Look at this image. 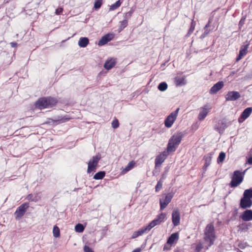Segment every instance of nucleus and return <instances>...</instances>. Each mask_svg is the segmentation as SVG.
Returning <instances> with one entry per match:
<instances>
[{
    "mask_svg": "<svg viewBox=\"0 0 252 252\" xmlns=\"http://www.w3.org/2000/svg\"><path fill=\"white\" fill-rule=\"evenodd\" d=\"M102 4V0H96L94 3V8L96 9H99Z\"/></svg>",
    "mask_w": 252,
    "mask_h": 252,
    "instance_id": "obj_36",
    "label": "nucleus"
},
{
    "mask_svg": "<svg viewBox=\"0 0 252 252\" xmlns=\"http://www.w3.org/2000/svg\"><path fill=\"white\" fill-rule=\"evenodd\" d=\"M116 60L115 59H110L106 61L104 67L106 69L109 70L113 67L116 64Z\"/></svg>",
    "mask_w": 252,
    "mask_h": 252,
    "instance_id": "obj_21",
    "label": "nucleus"
},
{
    "mask_svg": "<svg viewBox=\"0 0 252 252\" xmlns=\"http://www.w3.org/2000/svg\"><path fill=\"white\" fill-rule=\"evenodd\" d=\"M235 72L234 71H232L230 73V75H233Z\"/></svg>",
    "mask_w": 252,
    "mask_h": 252,
    "instance_id": "obj_52",
    "label": "nucleus"
},
{
    "mask_svg": "<svg viewBox=\"0 0 252 252\" xmlns=\"http://www.w3.org/2000/svg\"><path fill=\"white\" fill-rule=\"evenodd\" d=\"M28 207L29 206L26 203L23 204L18 207L14 213L15 219L17 220H20L25 214Z\"/></svg>",
    "mask_w": 252,
    "mask_h": 252,
    "instance_id": "obj_7",
    "label": "nucleus"
},
{
    "mask_svg": "<svg viewBox=\"0 0 252 252\" xmlns=\"http://www.w3.org/2000/svg\"><path fill=\"white\" fill-rule=\"evenodd\" d=\"M248 162L250 164H252V156L249 158L248 160Z\"/></svg>",
    "mask_w": 252,
    "mask_h": 252,
    "instance_id": "obj_48",
    "label": "nucleus"
},
{
    "mask_svg": "<svg viewBox=\"0 0 252 252\" xmlns=\"http://www.w3.org/2000/svg\"><path fill=\"white\" fill-rule=\"evenodd\" d=\"M241 219L244 221H250L252 220V210H247L241 216Z\"/></svg>",
    "mask_w": 252,
    "mask_h": 252,
    "instance_id": "obj_19",
    "label": "nucleus"
},
{
    "mask_svg": "<svg viewBox=\"0 0 252 252\" xmlns=\"http://www.w3.org/2000/svg\"><path fill=\"white\" fill-rule=\"evenodd\" d=\"M180 212L178 209H174L172 213V221L175 226L178 225L180 223Z\"/></svg>",
    "mask_w": 252,
    "mask_h": 252,
    "instance_id": "obj_8",
    "label": "nucleus"
},
{
    "mask_svg": "<svg viewBox=\"0 0 252 252\" xmlns=\"http://www.w3.org/2000/svg\"><path fill=\"white\" fill-rule=\"evenodd\" d=\"M141 249L140 248H137L135 250H133L132 252H141Z\"/></svg>",
    "mask_w": 252,
    "mask_h": 252,
    "instance_id": "obj_49",
    "label": "nucleus"
},
{
    "mask_svg": "<svg viewBox=\"0 0 252 252\" xmlns=\"http://www.w3.org/2000/svg\"><path fill=\"white\" fill-rule=\"evenodd\" d=\"M252 112V107H248L245 109L241 115L240 117L239 118V123H241L247 119L251 114Z\"/></svg>",
    "mask_w": 252,
    "mask_h": 252,
    "instance_id": "obj_12",
    "label": "nucleus"
},
{
    "mask_svg": "<svg viewBox=\"0 0 252 252\" xmlns=\"http://www.w3.org/2000/svg\"><path fill=\"white\" fill-rule=\"evenodd\" d=\"M174 193L169 192L165 194V196L164 198H161L159 199L160 210H163L167 207L168 204L171 202Z\"/></svg>",
    "mask_w": 252,
    "mask_h": 252,
    "instance_id": "obj_6",
    "label": "nucleus"
},
{
    "mask_svg": "<svg viewBox=\"0 0 252 252\" xmlns=\"http://www.w3.org/2000/svg\"><path fill=\"white\" fill-rule=\"evenodd\" d=\"M216 239L214 227L212 223L208 224L204 230V239L206 243H208V246L210 247L214 244Z\"/></svg>",
    "mask_w": 252,
    "mask_h": 252,
    "instance_id": "obj_2",
    "label": "nucleus"
},
{
    "mask_svg": "<svg viewBox=\"0 0 252 252\" xmlns=\"http://www.w3.org/2000/svg\"><path fill=\"white\" fill-rule=\"evenodd\" d=\"M179 238V234L178 232L172 233L168 238L167 244L168 245H172L174 243L177 242Z\"/></svg>",
    "mask_w": 252,
    "mask_h": 252,
    "instance_id": "obj_16",
    "label": "nucleus"
},
{
    "mask_svg": "<svg viewBox=\"0 0 252 252\" xmlns=\"http://www.w3.org/2000/svg\"><path fill=\"white\" fill-rule=\"evenodd\" d=\"M209 24H210V21L209 22V23L206 25V26H205L204 27V30H207V28H208L209 27Z\"/></svg>",
    "mask_w": 252,
    "mask_h": 252,
    "instance_id": "obj_51",
    "label": "nucleus"
},
{
    "mask_svg": "<svg viewBox=\"0 0 252 252\" xmlns=\"http://www.w3.org/2000/svg\"><path fill=\"white\" fill-rule=\"evenodd\" d=\"M75 230L77 232H82L84 230V227L83 224L78 223L76 225Z\"/></svg>",
    "mask_w": 252,
    "mask_h": 252,
    "instance_id": "obj_33",
    "label": "nucleus"
},
{
    "mask_svg": "<svg viewBox=\"0 0 252 252\" xmlns=\"http://www.w3.org/2000/svg\"><path fill=\"white\" fill-rule=\"evenodd\" d=\"M248 48V44L245 45L241 47V49L239 51V55L236 58L237 62L240 61L244 56L246 55Z\"/></svg>",
    "mask_w": 252,
    "mask_h": 252,
    "instance_id": "obj_18",
    "label": "nucleus"
},
{
    "mask_svg": "<svg viewBox=\"0 0 252 252\" xmlns=\"http://www.w3.org/2000/svg\"><path fill=\"white\" fill-rule=\"evenodd\" d=\"M179 111V108H178L176 110V111L172 112L169 116H168L164 121V125L166 127L168 128L171 127L177 119Z\"/></svg>",
    "mask_w": 252,
    "mask_h": 252,
    "instance_id": "obj_5",
    "label": "nucleus"
},
{
    "mask_svg": "<svg viewBox=\"0 0 252 252\" xmlns=\"http://www.w3.org/2000/svg\"><path fill=\"white\" fill-rule=\"evenodd\" d=\"M167 155V152L164 151L160 154L157 156L155 159L156 166L158 167L160 166L164 162Z\"/></svg>",
    "mask_w": 252,
    "mask_h": 252,
    "instance_id": "obj_11",
    "label": "nucleus"
},
{
    "mask_svg": "<svg viewBox=\"0 0 252 252\" xmlns=\"http://www.w3.org/2000/svg\"><path fill=\"white\" fill-rule=\"evenodd\" d=\"M28 198L29 199H30L31 198V195L30 194L29 196H28Z\"/></svg>",
    "mask_w": 252,
    "mask_h": 252,
    "instance_id": "obj_53",
    "label": "nucleus"
},
{
    "mask_svg": "<svg viewBox=\"0 0 252 252\" xmlns=\"http://www.w3.org/2000/svg\"><path fill=\"white\" fill-rule=\"evenodd\" d=\"M194 29H195V24L193 22H192L191 24L190 27V28H189V30L188 34L189 35L191 34L194 31Z\"/></svg>",
    "mask_w": 252,
    "mask_h": 252,
    "instance_id": "obj_40",
    "label": "nucleus"
},
{
    "mask_svg": "<svg viewBox=\"0 0 252 252\" xmlns=\"http://www.w3.org/2000/svg\"><path fill=\"white\" fill-rule=\"evenodd\" d=\"M177 148V146H176L175 144H173V143H171L170 141H169V143L168 144L167 148V153H169V152H174L176 150Z\"/></svg>",
    "mask_w": 252,
    "mask_h": 252,
    "instance_id": "obj_26",
    "label": "nucleus"
},
{
    "mask_svg": "<svg viewBox=\"0 0 252 252\" xmlns=\"http://www.w3.org/2000/svg\"><path fill=\"white\" fill-rule=\"evenodd\" d=\"M203 248V246L202 244H198L196 247V250L197 251H200Z\"/></svg>",
    "mask_w": 252,
    "mask_h": 252,
    "instance_id": "obj_45",
    "label": "nucleus"
},
{
    "mask_svg": "<svg viewBox=\"0 0 252 252\" xmlns=\"http://www.w3.org/2000/svg\"><path fill=\"white\" fill-rule=\"evenodd\" d=\"M132 13V11H130L126 13L125 14V18H127V19L129 18L131 16Z\"/></svg>",
    "mask_w": 252,
    "mask_h": 252,
    "instance_id": "obj_44",
    "label": "nucleus"
},
{
    "mask_svg": "<svg viewBox=\"0 0 252 252\" xmlns=\"http://www.w3.org/2000/svg\"><path fill=\"white\" fill-rule=\"evenodd\" d=\"M161 223L156 218L153 220H152L151 222H150L147 226L149 228V230H150L152 228L155 227L157 225L160 224Z\"/></svg>",
    "mask_w": 252,
    "mask_h": 252,
    "instance_id": "obj_24",
    "label": "nucleus"
},
{
    "mask_svg": "<svg viewBox=\"0 0 252 252\" xmlns=\"http://www.w3.org/2000/svg\"><path fill=\"white\" fill-rule=\"evenodd\" d=\"M166 215L165 213H161L158 215L156 218L159 221V222H160V223H161L165 220L166 219Z\"/></svg>",
    "mask_w": 252,
    "mask_h": 252,
    "instance_id": "obj_32",
    "label": "nucleus"
},
{
    "mask_svg": "<svg viewBox=\"0 0 252 252\" xmlns=\"http://www.w3.org/2000/svg\"><path fill=\"white\" fill-rule=\"evenodd\" d=\"M223 82L222 81L217 83L211 88L210 90V94H216L223 87Z\"/></svg>",
    "mask_w": 252,
    "mask_h": 252,
    "instance_id": "obj_17",
    "label": "nucleus"
},
{
    "mask_svg": "<svg viewBox=\"0 0 252 252\" xmlns=\"http://www.w3.org/2000/svg\"><path fill=\"white\" fill-rule=\"evenodd\" d=\"M211 159H212V154H209V155L208 156H207L205 158V161H206V163L205 164V166H208V165H209V164H210L211 161Z\"/></svg>",
    "mask_w": 252,
    "mask_h": 252,
    "instance_id": "obj_38",
    "label": "nucleus"
},
{
    "mask_svg": "<svg viewBox=\"0 0 252 252\" xmlns=\"http://www.w3.org/2000/svg\"><path fill=\"white\" fill-rule=\"evenodd\" d=\"M113 35L112 34H107L101 37L98 43L99 46H102L112 39Z\"/></svg>",
    "mask_w": 252,
    "mask_h": 252,
    "instance_id": "obj_14",
    "label": "nucleus"
},
{
    "mask_svg": "<svg viewBox=\"0 0 252 252\" xmlns=\"http://www.w3.org/2000/svg\"><path fill=\"white\" fill-rule=\"evenodd\" d=\"M243 195L245 198H249L250 199L252 198V189H246L244 192Z\"/></svg>",
    "mask_w": 252,
    "mask_h": 252,
    "instance_id": "obj_29",
    "label": "nucleus"
},
{
    "mask_svg": "<svg viewBox=\"0 0 252 252\" xmlns=\"http://www.w3.org/2000/svg\"><path fill=\"white\" fill-rule=\"evenodd\" d=\"M167 87L168 85L167 83L165 82H163L159 84L158 88L159 91L163 92L167 90Z\"/></svg>",
    "mask_w": 252,
    "mask_h": 252,
    "instance_id": "obj_28",
    "label": "nucleus"
},
{
    "mask_svg": "<svg viewBox=\"0 0 252 252\" xmlns=\"http://www.w3.org/2000/svg\"><path fill=\"white\" fill-rule=\"evenodd\" d=\"M240 97V93L237 91H230L225 96L226 101H235Z\"/></svg>",
    "mask_w": 252,
    "mask_h": 252,
    "instance_id": "obj_9",
    "label": "nucleus"
},
{
    "mask_svg": "<svg viewBox=\"0 0 252 252\" xmlns=\"http://www.w3.org/2000/svg\"><path fill=\"white\" fill-rule=\"evenodd\" d=\"M10 45L12 47H15L17 45V43L16 42H11Z\"/></svg>",
    "mask_w": 252,
    "mask_h": 252,
    "instance_id": "obj_50",
    "label": "nucleus"
},
{
    "mask_svg": "<svg viewBox=\"0 0 252 252\" xmlns=\"http://www.w3.org/2000/svg\"><path fill=\"white\" fill-rule=\"evenodd\" d=\"M101 158V156L99 154L93 157V158L90 160L88 162V167L87 169V172L90 173L92 172H95L96 171V167L99 160Z\"/></svg>",
    "mask_w": 252,
    "mask_h": 252,
    "instance_id": "obj_4",
    "label": "nucleus"
},
{
    "mask_svg": "<svg viewBox=\"0 0 252 252\" xmlns=\"http://www.w3.org/2000/svg\"><path fill=\"white\" fill-rule=\"evenodd\" d=\"M121 3L120 0L117 1L115 3L110 6L109 10L111 11L114 10L115 9L118 8L121 5Z\"/></svg>",
    "mask_w": 252,
    "mask_h": 252,
    "instance_id": "obj_34",
    "label": "nucleus"
},
{
    "mask_svg": "<svg viewBox=\"0 0 252 252\" xmlns=\"http://www.w3.org/2000/svg\"><path fill=\"white\" fill-rule=\"evenodd\" d=\"M167 244H166V245H165L164 246V248H163V250L165 251V250H169L170 249V247H167Z\"/></svg>",
    "mask_w": 252,
    "mask_h": 252,
    "instance_id": "obj_47",
    "label": "nucleus"
},
{
    "mask_svg": "<svg viewBox=\"0 0 252 252\" xmlns=\"http://www.w3.org/2000/svg\"><path fill=\"white\" fill-rule=\"evenodd\" d=\"M209 31L208 30H205L204 33L201 35V38H204L208 34Z\"/></svg>",
    "mask_w": 252,
    "mask_h": 252,
    "instance_id": "obj_42",
    "label": "nucleus"
},
{
    "mask_svg": "<svg viewBox=\"0 0 252 252\" xmlns=\"http://www.w3.org/2000/svg\"><path fill=\"white\" fill-rule=\"evenodd\" d=\"M181 139L182 137L179 135H173L169 140V141L178 146L181 141Z\"/></svg>",
    "mask_w": 252,
    "mask_h": 252,
    "instance_id": "obj_23",
    "label": "nucleus"
},
{
    "mask_svg": "<svg viewBox=\"0 0 252 252\" xmlns=\"http://www.w3.org/2000/svg\"><path fill=\"white\" fill-rule=\"evenodd\" d=\"M245 171H246L243 173H242L239 170H236L234 172L232 180L230 183V185L231 187H236L242 182Z\"/></svg>",
    "mask_w": 252,
    "mask_h": 252,
    "instance_id": "obj_3",
    "label": "nucleus"
},
{
    "mask_svg": "<svg viewBox=\"0 0 252 252\" xmlns=\"http://www.w3.org/2000/svg\"><path fill=\"white\" fill-rule=\"evenodd\" d=\"M127 21L126 19L120 22V25L119 27L120 31H122L125 28H126L127 25Z\"/></svg>",
    "mask_w": 252,
    "mask_h": 252,
    "instance_id": "obj_35",
    "label": "nucleus"
},
{
    "mask_svg": "<svg viewBox=\"0 0 252 252\" xmlns=\"http://www.w3.org/2000/svg\"><path fill=\"white\" fill-rule=\"evenodd\" d=\"M225 158V154L223 152H220L217 159L218 163H220V162H222L224 161Z\"/></svg>",
    "mask_w": 252,
    "mask_h": 252,
    "instance_id": "obj_31",
    "label": "nucleus"
},
{
    "mask_svg": "<svg viewBox=\"0 0 252 252\" xmlns=\"http://www.w3.org/2000/svg\"><path fill=\"white\" fill-rule=\"evenodd\" d=\"M53 236L55 238L59 237L60 236V231L59 228L57 226L55 225L53 229Z\"/></svg>",
    "mask_w": 252,
    "mask_h": 252,
    "instance_id": "obj_30",
    "label": "nucleus"
},
{
    "mask_svg": "<svg viewBox=\"0 0 252 252\" xmlns=\"http://www.w3.org/2000/svg\"><path fill=\"white\" fill-rule=\"evenodd\" d=\"M162 182L161 181V180H160L159 181H158V182L156 186V188H155L156 191L158 192L162 188Z\"/></svg>",
    "mask_w": 252,
    "mask_h": 252,
    "instance_id": "obj_37",
    "label": "nucleus"
},
{
    "mask_svg": "<svg viewBox=\"0 0 252 252\" xmlns=\"http://www.w3.org/2000/svg\"><path fill=\"white\" fill-rule=\"evenodd\" d=\"M58 100L54 97H48L39 98L35 103V106L40 109L52 107L55 106Z\"/></svg>",
    "mask_w": 252,
    "mask_h": 252,
    "instance_id": "obj_1",
    "label": "nucleus"
},
{
    "mask_svg": "<svg viewBox=\"0 0 252 252\" xmlns=\"http://www.w3.org/2000/svg\"><path fill=\"white\" fill-rule=\"evenodd\" d=\"M174 81L177 86H184L186 84L185 76L181 75H177L174 78Z\"/></svg>",
    "mask_w": 252,
    "mask_h": 252,
    "instance_id": "obj_15",
    "label": "nucleus"
},
{
    "mask_svg": "<svg viewBox=\"0 0 252 252\" xmlns=\"http://www.w3.org/2000/svg\"><path fill=\"white\" fill-rule=\"evenodd\" d=\"M69 119V118L66 116L63 117L61 119L59 120L61 123H64L66 122Z\"/></svg>",
    "mask_w": 252,
    "mask_h": 252,
    "instance_id": "obj_43",
    "label": "nucleus"
},
{
    "mask_svg": "<svg viewBox=\"0 0 252 252\" xmlns=\"http://www.w3.org/2000/svg\"><path fill=\"white\" fill-rule=\"evenodd\" d=\"M211 109V108L208 105H205L203 107H201L198 116L199 120L202 121L204 120L207 116Z\"/></svg>",
    "mask_w": 252,
    "mask_h": 252,
    "instance_id": "obj_10",
    "label": "nucleus"
},
{
    "mask_svg": "<svg viewBox=\"0 0 252 252\" xmlns=\"http://www.w3.org/2000/svg\"><path fill=\"white\" fill-rule=\"evenodd\" d=\"M105 173L104 171H99L96 173L94 176V179L95 180H100L103 178L105 176Z\"/></svg>",
    "mask_w": 252,
    "mask_h": 252,
    "instance_id": "obj_27",
    "label": "nucleus"
},
{
    "mask_svg": "<svg viewBox=\"0 0 252 252\" xmlns=\"http://www.w3.org/2000/svg\"><path fill=\"white\" fill-rule=\"evenodd\" d=\"M119 126V123L118 120L115 119V120L113 121L112 122V126L114 128H117Z\"/></svg>",
    "mask_w": 252,
    "mask_h": 252,
    "instance_id": "obj_39",
    "label": "nucleus"
},
{
    "mask_svg": "<svg viewBox=\"0 0 252 252\" xmlns=\"http://www.w3.org/2000/svg\"><path fill=\"white\" fill-rule=\"evenodd\" d=\"M84 251L85 252H94L93 250L88 246H85L84 247Z\"/></svg>",
    "mask_w": 252,
    "mask_h": 252,
    "instance_id": "obj_41",
    "label": "nucleus"
},
{
    "mask_svg": "<svg viewBox=\"0 0 252 252\" xmlns=\"http://www.w3.org/2000/svg\"><path fill=\"white\" fill-rule=\"evenodd\" d=\"M218 130V131H219V133H220V129H219V128H218V130Z\"/></svg>",
    "mask_w": 252,
    "mask_h": 252,
    "instance_id": "obj_54",
    "label": "nucleus"
},
{
    "mask_svg": "<svg viewBox=\"0 0 252 252\" xmlns=\"http://www.w3.org/2000/svg\"><path fill=\"white\" fill-rule=\"evenodd\" d=\"M252 205V201L249 198L243 197L241 199L240 201V206L243 209H246L250 208Z\"/></svg>",
    "mask_w": 252,
    "mask_h": 252,
    "instance_id": "obj_13",
    "label": "nucleus"
},
{
    "mask_svg": "<svg viewBox=\"0 0 252 252\" xmlns=\"http://www.w3.org/2000/svg\"><path fill=\"white\" fill-rule=\"evenodd\" d=\"M150 231L149 228L147 226H144L141 228L139 229L138 230L134 232L132 236V238H135L138 237L139 236L143 235L144 233Z\"/></svg>",
    "mask_w": 252,
    "mask_h": 252,
    "instance_id": "obj_20",
    "label": "nucleus"
},
{
    "mask_svg": "<svg viewBox=\"0 0 252 252\" xmlns=\"http://www.w3.org/2000/svg\"><path fill=\"white\" fill-rule=\"evenodd\" d=\"M135 165V162L133 161H130L128 164L125 167L122 171L123 173H126L130 170H131Z\"/></svg>",
    "mask_w": 252,
    "mask_h": 252,
    "instance_id": "obj_25",
    "label": "nucleus"
},
{
    "mask_svg": "<svg viewBox=\"0 0 252 252\" xmlns=\"http://www.w3.org/2000/svg\"><path fill=\"white\" fill-rule=\"evenodd\" d=\"M63 9L61 7L58 8L56 10V13L57 15L60 14L63 12Z\"/></svg>",
    "mask_w": 252,
    "mask_h": 252,
    "instance_id": "obj_46",
    "label": "nucleus"
},
{
    "mask_svg": "<svg viewBox=\"0 0 252 252\" xmlns=\"http://www.w3.org/2000/svg\"><path fill=\"white\" fill-rule=\"evenodd\" d=\"M89 40L87 37H81L78 41V45L80 47L85 48L89 44Z\"/></svg>",
    "mask_w": 252,
    "mask_h": 252,
    "instance_id": "obj_22",
    "label": "nucleus"
}]
</instances>
